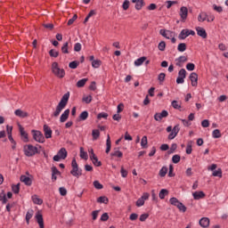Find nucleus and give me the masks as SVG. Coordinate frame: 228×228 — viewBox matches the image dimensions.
Returning a JSON list of instances; mask_svg holds the SVG:
<instances>
[{
  "label": "nucleus",
  "instance_id": "obj_1",
  "mask_svg": "<svg viewBox=\"0 0 228 228\" xmlns=\"http://www.w3.org/2000/svg\"><path fill=\"white\" fill-rule=\"evenodd\" d=\"M70 97V93L68 92L61 97L60 102L58 103L55 111L53 112V116L55 118L60 117V114L61 113V110L65 109V106L69 104V99Z\"/></svg>",
  "mask_w": 228,
  "mask_h": 228
},
{
  "label": "nucleus",
  "instance_id": "obj_2",
  "mask_svg": "<svg viewBox=\"0 0 228 228\" xmlns=\"http://www.w3.org/2000/svg\"><path fill=\"white\" fill-rule=\"evenodd\" d=\"M52 73L55 77H58V79H63L65 77V69H61L60 64H58L57 61H54L52 63Z\"/></svg>",
  "mask_w": 228,
  "mask_h": 228
},
{
  "label": "nucleus",
  "instance_id": "obj_3",
  "mask_svg": "<svg viewBox=\"0 0 228 228\" xmlns=\"http://www.w3.org/2000/svg\"><path fill=\"white\" fill-rule=\"evenodd\" d=\"M23 151L25 156L28 158H31L35 156V154H38V148H37V146H33L32 144L25 145Z\"/></svg>",
  "mask_w": 228,
  "mask_h": 228
},
{
  "label": "nucleus",
  "instance_id": "obj_4",
  "mask_svg": "<svg viewBox=\"0 0 228 228\" xmlns=\"http://www.w3.org/2000/svg\"><path fill=\"white\" fill-rule=\"evenodd\" d=\"M71 167H72V169L70 171L71 175L78 179L79 175H82L83 174L81 173L82 172L81 169H79V166L77 165L76 159H72Z\"/></svg>",
  "mask_w": 228,
  "mask_h": 228
},
{
  "label": "nucleus",
  "instance_id": "obj_5",
  "mask_svg": "<svg viewBox=\"0 0 228 228\" xmlns=\"http://www.w3.org/2000/svg\"><path fill=\"white\" fill-rule=\"evenodd\" d=\"M32 136L35 142H38V143H45V137H44V134L38 130H32Z\"/></svg>",
  "mask_w": 228,
  "mask_h": 228
},
{
  "label": "nucleus",
  "instance_id": "obj_6",
  "mask_svg": "<svg viewBox=\"0 0 228 228\" xmlns=\"http://www.w3.org/2000/svg\"><path fill=\"white\" fill-rule=\"evenodd\" d=\"M186 78V69H181L178 72V77L176 78L177 85H183L184 79Z\"/></svg>",
  "mask_w": 228,
  "mask_h": 228
},
{
  "label": "nucleus",
  "instance_id": "obj_7",
  "mask_svg": "<svg viewBox=\"0 0 228 228\" xmlns=\"http://www.w3.org/2000/svg\"><path fill=\"white\" fill-rule=\"evenodd\" d=\"M179 15L182 19V21L184 22V20H186V19H188V7L182 6L180 8Z\"/></svg>",
  "mask_w": 228,
  "mask_h": 228
},
{
  "label": "nucleus",
  "instance_id": "obj_8",
  "mask_svg": "<svg viewBox=\"0 0 228 228\" xmlns=\"http://www.w3.org/2000/svg\"><path fill=\"white\" fill-rule=\"evenodd\" d=\"M179 131H181V128L179 127V125H176L173 127L172 132L168 134L167 139L168 140H174L175 136H177Z\"/></svg>",
  "mask_w": 228,
  "mask_h": 228
},
{
  "label": "nucleus",
  "instance_id": "obj_9",
  "mask_svg": "<svg viewBox=\"0 0 228 228\" xmlns=\"http://www.w3.org/2000/svg\"><path fill=\"white\" fill-rule=\"evenodd\" d=\"M43 131L45 133V138H46L47 140L49 138H53V130L51 129V127H49V126L44 125Z\"/></svg>",
  "mask_w": 228,
  "mask_h": 228
},
{
  "label": "nucleus",
  "instance_id": "obj_10",
  "mask_svg": "<svg viewBox=\"0 0 228 228\" xmlns=\"http://www.w3.org/2000/svg\"><path fill=\"white\" fill-rule=\"evenodd\" d=\"M159 34L165 38H167V40H170V38L174 37V32L172 30L160 29Z\"/></svg>",
  "mask_w": 228,
  "mask_h": 228
},
{
  "label": "nucleus",
  "instance_id": "obj_11",
  "mask_svg": "<svg viewBox=\"0 0 228 228\" xmlns=\"http://www.w3.org/2000/svg\"><path fill=\"white\" fill-rule=\"evenodd\" d=\"M189 79H191V86H197L199 81V75L195 72L190 74Z\"/></svg>",
  "mask_w": 228,
  "mask_h": 228
},
{
  "label": "nucleus",
  "instance_id": "obj_12",
  "mask_svg": "<svg viewBox=\"0 0 228 228\" xmlns=\"http://www.w3.org/2000/svg\"><path fill=\"white\" fill-rule=\"evenodd\" d=\"M14 115H16V117H20V118H28V117H29V113L18 109L14 111Z\"/></svg>",
  "mask_w": 228,
  "mask_h": 228
},
{
  "label": "nucleus",
  "instance_id": "obj_13",
  "mask_svg": "<svg viewBox=\"0 0 228 228\" xmlns=\"http://www.w3.org/2000/svg\"><path fill=\"white\" fill-rule=\"evenodd\" d=\"M20 181L24 183L26 186H31V184H33V180L29 176H26L24 175L20 177Z\"/></svg>",
  "mask_w": 228,
  "mask_h": 228
},
{
  "label": "nucleus",
  "instance_id": "obj_14",
  "mask_svg": "<svg viewBox=\"0 0 228 228\" xmlns=\"http://www.w3.org/2000/svg\"><path fill=\"white\" fill-rule=\"evenodd\" d=\"M197 35L199 37H201V38H208V33L206 32V29L202 27H197L196 28Z\"/></svg>",
  "mask_w": 228,
  "mask_h": 228
},
{
  "label": "nucleus",
  "instance_id": "obj_15",
  "mask_svg": "<svg viewBox=\"0 0 228 228\" xmlns=\"http://www.w3.org/2000/svg\"><path fill=\"white\" fill-rule=\"evenodd\" d=\"M20 127V136L21 138H23V142L25 143H28V142H29V139L28 137V133H26V131H24V127H22V126H19Z\"/></svg>",
  "mask_w": 228,
  "mask_h": 228
},
{
  "label": "nucleus",
  "instance_id": "obj_16",
  "mask_svg": "<svg viewBox=\"0 0 228 228\" xmlns=\"http://www.w3.org/2000/svg\"><path fill=\"white\" fill-rule=\"evenodd\" d=\"M192 197L194 200H200V199H204V197H206V193H204L202 191H195L192 193Z\"/></svg>",
  "mask_w": 228,
  "mask_h": 228
},
{
  "label": "nucleus",
  "instance_id": "obj_17",
  "mask_svg": "<svg viewBox=\"0 0 228 228\" xmlns=\"http://www.w3.org/2000/svg\"><path fill=\"white\" fill-rule=\"evenodd\" d=\"M70 115V110L67 109L61 116L60 122H67L69 116Z\"/></svg>",
  "mask_w": 228,
  "mask_h": 228
},
{
  "label": "nucleus",
  "instance_id": "obj_18",
  "mask_svg": "<svg viewBox=\"0 0 228 228\" xmlns=\"http://www.w3.org/2000/svg\"><path fill=\"white\" fill-rule=\"evenodd\" d=\"M200 225L203 228H208L209 227V218L208 217H202L200 220Z\"/></svg>",
  "mask_w": 228,
  "mask_h": 228
},
{
  "label": "nucleus",
  "instance_id": "obj_19",
  "mask_svg": "<svg viewBox=\"0 0 228 228\" xmlns=\"http://www.w3.org/2000/svg\"><path fill=\"white\" fill-rule=\"evenodd\" d=\"M187 37H190L188 28L183 29L178 35L179 40H184L187 38Z\"/></svg>",
  "mask_w": 228,
  "mask_h": 228
},
{
  "label": "nucleus",
  "instance_id": "obj_20",
  "mask_svg": "<svg viewBox=\"0 0 228 228\" xmlns=\"http://www.w3.org/2000/svg\"><path fill=\"white\" fill-rule=\"evenodd\" d=\"M36 219H37V222L39 227L44 228V216H42V214H37Z\"/></svg>",
  "mask_w": 228,
  "mask_h": 228
},
{
  "label": "nucleus",
  "instance_id": "obj_21",
  "mask_svg": "<svg viewBox=\"0 0 228 228\" xmlns=\"http://www.w3.org/2000/svg\"><path fill=\"white\" fill-rule=\"evenodd\" d=\"M32 200L34 202V204H37V206H42V204H44V200L40 198H38V196L37 194L32 196Z\"/></svg>",
  "mask_w": 228,
  "mask_h": 228
},
{
  "label": "nucleus",
  "instance_id": "obj_22",
  "mask_svg": "<svg viewBox=\"0 0 228 228\" xmlns=\"http://www.w3.org/2000/svg\"><path fill=\"white\" fill-rule=\"evenodd\" d=\"M106 154H110V151H111V138L110 137V134L107 135V141H106Z\"/></svg>",
  "mask_w": 228,
  "mask_h": 228
},
{
  "label": "nucleus",
  "instance_id": "obj_23",
  "mask_svg": "<svg viewBox=\"0 0 228 228\" xmlns=\"http://www.w3.org/2000/svg\"><path fill=\"white\" fill-rule=\"evenodd\" d=\"M147 61V57L143 56L134 61L135 67H140V65H143V62Z\"/></svg>",
  "mask_w": 228,
  "mask_h": 228
},
{
  "label": "nucleus",
  "instance_id": "obj_24",
  "mask_svg": "<svg viewBox=\"0 0 228 228\" xmlns=\"http://www.w3.org/2000/svg\"><path fill=\"white\" fill-rule=\"evenodd\" d=\"M57 155H59L61 159H65L67 158V150L65 148H61L57 152Z\"/></svg>",
  "mask_w": 228,
  "mask_h": 228
},
{
  "label": "nucleus",
  "instance_id": "obj_25",
  "mask_svg": "<svg viewBox=\"0 0 228 228\" xmlns=\"http://www.w3.org/2000/svg\"><path fill=\"white\" fill-rule=\"evenodd\" d=\"M141 147H142V149H147V147H149V141H147V135L142 136L141 140Z\"/></svg>",
  "mask_w": 228,
  "mask_h": 228
},
{
  "label": "nucleus",
  "instance_id": "obj_26",
  "mask_svg": "<svg viewBox=\"0 0 228 228\" xmlns=\"http://www.w3.org/2000/svg\"><path fill=\"white\" fill-rule=\"evenodd\" d=\"M87 82H88V78L80 79L77 82V87L83 88V86H85V85H86Z\"/></svg>",
  "mask_w": 228,
  "mask_h": 228
},
{
  "label": "nucleus",
  "instance_id": "obj_27",
  "mask_svg": "<svg viewBox=\"0 0 228 228\" xmlns=\"http://www.w3.org/2000/svg\"><path fill=\"white\" fill-rule=\"evenodd\" d=\"M97 202L99 204H108V202H110V200L106 196H101L97 199Z\"/></svg>",
  "mask_w": 228,
  "mask_h": 228
},
{
  "label": "nucleus",
  "instance_id": "obj_28",
  "mask_svg": "<svg viewBox=\"0 0 228 228\" xmlns=\"http://www.w3.org/2000/svg\"><path fill=\"white\" fill-rule=\"evenodd\" d=\"M92 136L94 141L97 140L99 136H101V132L99 131V129H94L92 131Z\"/></svg>",
  "mask_w": 228,
  "mask_h": 228
},
{
  "label": "nucleus",
  "instance_id": "obj_29",
  "mask_svg": "<svg viewBox=\"0 0 228 228\" xmlns=\"http://www.w3.org/2000/svg\"><path fill=\"white\" fill-rule=\"evenodd\" d=\"M208 19V13L200 12L198 16L199 22H204Z\"/></svg>",
  "mask_w": 228,
  "mask_h": 228
},
{
  "label": "nucleus",
  "instance_id": "obj_30",
  "mask_svg": "<svg viewBox=\"0 0 228 228\" xmlns=\"http://www.w3.org/2000/svg\"><path fill=\"white\" fill-rule=\"evenodd\" d=\"M167 195H168V190L167 189H162L159 193V197L161 199V200H163Z\"/></svg>",
  "mask_w": 228,
  "mask_h": 228
},
{
  "label": "nucleus",
  "instance_id": "obj_31",
  "mask_svg": "<svg viewBox=\"0 0 228 228\" xmlns=\"http://www.w3.org/2000/svg\"><path fill=\"white\" fill-rule=\"evenodd\" d=\"M168 173V167H163L159 173V175L160 177H165V175H167V174Z\"/></svg>",
  "mask_w": 228,
  "mask_h": 228
},
{
  "label": "nucleus",
  "instance_id": "obj_32",
  "mask_svg": "<svg viewBox=\"0 0 228 228\" xmlns=\"http://www.w3.org/2000/svg\"><path fill=\"white\" fill-rule=\"evenodd\" d=\"M80 158L82 159H88V153L85 151V149L83 147L80 148Z\"/></svg>",
  "mask_w": 228,
  "mask_h": 228
},
{
  "label": "nucleus",
  "instance_id": "obj_33",
  "mask_svg": "<svg viewBox=\"0 0 228 228\" xmlns=\"http://www.w3.org/2000/svg\"><path fill=\"white\" fill-rule=\"evenodd\" d=\"M62 54H69V42H66L61 46Z\"/></svg>",
  "mask_w": 228,
  "mask_h": 228
},
{
  "label": "nucleus",
  "instance_id": "obj_34",
  "mask_svg": "<svg viewBox=\"0 0 228 228\" xmlns=\"http://www.w3.org/2000/svg\"><path fill=\"white\" fill-rule=\"evenodd\" d=\"M49 55L51 56V58H58V56H60V52L54 49H51L49 51Z\"/></svg>",
  "mask_w": 228,
  "mask_h": 228
},
{
  "label": "nucleus",
  "instance_id": "obj_35",
  "mask_svg": "<svg viewBox=\"0 0 228 228\" xmlns=\"http://www.w3.org/2000/svg\"><path fill=\"white\" fill-rule=\"evenodd\" d=\"M101 65H102V61H101V60H95L92 61V67L94 69H99Z\"/></svg>",
  "mask_w": 228,
  "mask_h": 228
},
{
  "label": "nucleus",
  "instance_id": "obj_36",
  "mask_svg": "<svg viewBox=\"0 0 228 228\" xmlns=\"http://www.w3.org/2000/svg\"><path fill=\"white\" fill-rule=\"evenodd\" d=\"M12 191H13V193L18 194L19 191H20V183L12 185Z\"/></svg>",
  "mask_w": 228,
  "mask_h": 228
},
{
  "label": "nucleus",
  "instance_id": "obj_37",
  "mask_svg": "<svg viewBox=\"0 0 228 228\" xmlns=\"http://www.w3.org/2000/svg\"><path fill=\"white\" fill-rule=\"evenodd\" d=\"M193 145V141H189L186 147V154H191L192 149L191 146Z\"/></svg>",
  "mask_w": 228,
  "mask_h": 228
},
{
  "label": "nucleus",
  "instance_id": "obj_38",
  "mask_svg": "<svg viewBox=\"0 0 228 228\" xmlns=\"http://www.w3.org/2000/svg\"><path fill=\"white\" fill-rule=\"evenodd\" d=\"M91 161H93L94 167H102V162L99 161V159L97 157L91 159Z\"/></svg>",
  "mask_w": 228,
  "mask_h": 228
},
{
  "label": "nucleus",
  "instance_id": "obj_39",
  "mask_svg": "<svg viewBox=\"0 0 228 228\" xmlns=\"http://www.w3.org/2000/svg\"><path fill=\"white\" fill-rule=\"evenodd\" d=\"M177 50L179 53H184V51H186V43H180L178 45Z\"/></svg>",
  "mask_w": 228,
  "mask_h": 228
},
{
  "label": "nucleus",
  "instance_id": "obj_40",
  "mask_svg": "<svg viewBox=\"0 0 228 228\" xmlns=\"http://www.w3.org/2000/svg\"><path fill=\"white\" fill-rule=\"evenodd\" d=\"M212 136H213V138H222V133H220L219 129H215L212 132Z\"/></svg>",
  "mask_w": 228,
  "mask_h": 228
},
{
  "label": "nucleus",
  "instance_id": "obj_41",
  "mask_svg": "<svg viewBox=\"0 0 228 228\" xmlns=\"http://www.w3.org/2000/svg\"><path fill=\"white\" fill-rule=\"evenodd\" d=\"M86 118H88V111L85 110L79 115L78 119L86 120Z\"/></svg>",
  "mask_w": 228,
  "mask_h": 228
},
{
  "label": "nucleus",
  "instance_id": "obj_42",
  "mask_svg": "<svg viewBox=\"0 0 228 228\" xmlns=\"http://www.w3.org/2000/svg\"><path fill=\"white\" fill-rule=\"evenodd\" d=\"M51 170H52L53 175H61V172H60V170H58V167L53 166Z\"/></svg>",
  "mask_w": 228,
  "mask_h": 228
},
{
  "label": "nucleus",
  "instance_id": "obj_43",
  "mask_svg": "<svg viewBox=\"0 0 228 228\" xmlns=\"http://www.w3.org/2000/svg\"><path fill=\"white\" fill-rule=\"evenodd\" d=\"M31 218H33V210H30L26 214V222L28 224H29V220H31Z\"/></svg>",
  "mask_w": 228,
  "mask_h": 228
},
{
  "label": "nucleus",
  "instance_id": "obj_44",
  "mask_svg": "<svg viewBox=\"0 0 228 228\" xmlns=\"http://www.w3.org/2000/svg\"><path fill=\"white\" fill-rule=\"evenodd\" d=\"M110 156L116 157V158H122V156H124V154L120 151H115L110 153Z\"/></svg>",
  "mask_w": 228,
  "mask_h": 228
},
{
  "label": "nucleus",
  "instance_id": "obj_45",
  "mask_svg": "<svg viewBox=\"0 0 228 228\" xmlns=\"http://www.w3.org/2000/svg\"><path fill=\"white\" fill-rule=\"evenodd\" d=\"M176 208L179 209V211H182V213H186V206H184L183 202L177 204Z\"/></svg>",
  "mask_w": 228,
  "mask_h": 228
},
{
  "label": "nucleus",
  "instance_id": "obj_46",
  "mask_svg": "<svg viewBox=\"0 0 228 228\" xmlns=\"http://www.w3.org/2000/svg\"><path fill=\"white\" fill-rule=\"evenodd\" d=\"M93 184H94V188H95L96 190H102V188H104V186H102V184L99 181H97V180H95V181L93 183Z\"/></svg>",
  "mask_w": 228,
  "mask_h": 228
},
{
  "label": "nucleus",
  "instance_id": "obj_47",
  "mask_svg": "<svg viewBox=\"0 0 228 228\" xmlns=\"http://www.w3.org/2000/svg\"><path fill=\"white\" fill-rule=\"evenodd\" d=\"M82 102H86V104H90L92 102V95L83 96Z\"/></svg>",
  "mask_w": 228,
  "mask_h": 228
},
{
  "label": "nucleus",
  "instance_id": "obj_48",
  "mask_svg": "<svg viewBox=\"0 0 228 228\" xmlns=\"http://www.w3.org/2000/svg\"><path fill=\"white\" fill-rule=\"evenodd\" d=\"M176 150H177V143H173L169 151H167V154H174V152H175Z\"/></svg>",
  "mask_w": 228,
  "mask_h": 228
},
{
  "label": "nucleus",
  "instance_id": "obj_49",
  "mask_svg": "<svg viewBox=\"0 0 228 228\" xmlns=\"http://www.w3.org/2000/svg\"><path fill=\"white\" fill-rule=\"evenodd\" d=\"M69 69H76L77 67H79V61H73L69 63Z\"/></svg>",
  "mask_w": 228,
  "mask_h": 228
},
{
  "label": "nucleus",
  "instance_id": "obj_50",
  "mask_svg": "<svg viewBox=\"0 0 228 228\" xmlns=\"http://www.w3.org/2000/svg\"><path fill=\"white\" fill-rule=\"evenodd\" d=\"M169 202L172 206L177 207V204H179L181 201H179V200H177V198L173 197L169 200Z\"/></svg>",
  "mask_w": 228,
  "mask_h": 228
},
{
  "label": "nucleus",
  "instance_id": "obj_51",
  "mask_svg": "<svg viewBox=\"0 0 228 228\" xmlns=\"http://www.w3.org/2000/svg\"><path fill=\"white\" fill-rule=\"evenodd\" d=\"M212 175L214 177H222V168H218L217 170L214 171Z\"/></svg>",
  "mask_w": 228,
  "mask_h": 228
},
{
  "label": "nucleus",
  "instance_id": "obj_52",
  "mask_svg": "<svg viewBox=\"0 0 228 228\" xmlns=\"http://www.w3.org/2000/svg\"><path fill=\"white\" fill-rule=\"evenodd\" d=\"M43 28H45V29L53 30L54 29V25L53 23H43Z\"/></svg>",
  "mask_w": 228,
  "mask_h": 228
},
{
  "label": "nucleus",
  "instance_id": "obj_53",
  "mask_svg": "<svg viewBox=\"0 0 228 228\" xmlns=\"http://www.w3.org/2000/svg\"><path fill=\"white\" fill-rule=\"evenodd\" d=\"M171 106H173V108L175 110H179V108H181V104H179V102L174 100L172 102H171Z\"/></svg>",
  "mask_w": 228,
  "mask_h": 228
},
{
  "label": "nucleus",
  "instance_id": "obj_54",
  "mask_svg": "<svg viewBox=\"0 0 228 228\" xmlns=\"http://www.w3.org/2000/svg\"><path fill=\"white\" fill-rule=\"evenodd\" d=\"M108 220H110V216L108 215V213H103L101 216V221L108 222Z\"/></svg>",
  "mask_w": 228,
  "mask_h": 228
},
{
  "label": "nucleus",
  "instance_id": "obj_55",
  "mask_svg": "<svg viewBox=\"0 0 228 228\" xmlns=\"http://www.w3.org/2000/svg\"><path fill=\"white\" fill-rule=\"evenodd\" d=\"M172 161L175 164L179 163V161H181V156L180 155H174L172 158Z\"/></svg>",
  "mask_w": 228,
  "mask_h": 228
},
{
  "label": "nucleus",
  "instance_id": "obj_56",
  "mask_svg": "<svg viewBox=\"0 0 228 228\" xmlns=\"http://www.w3.org/2000/svg\"><path fill=\"white\" fill-rule=\"evenodd\" d=\"M144 204H145V201L142 198L138 199L136 203H135L137 208H142V206H143Z\"/></svg>",
  "mask_w": 228,
  "mask_h": 228
},
{
  "label": "nucleus",
  "instance_id": "obj_57",
  "mask_svg": "<svg viewBox=\"0 0 228 228\" xmlns=\"http://www.w3.org/2000/svg\"><path fill=\"white\" fill-rule=\"evenodd\" d=\"M159 51H165V48L167 47V44L165 43V41H161L159 44Z\"/></svg>",
  "mask_w": 228,
  "mask_h": 228
},
{
  "label": "nucleus",
  "instance_id": "obj_58",
  "mask_svg": "<svg viewBox=\"0 0 228 228\" xmlns=\"http://www.w3.org/2000/svg\"><path fill=\"white\" fill-rule=\"evenodd\" d=\"M159 115L160 116L161 120H163V118H167V117H168V111L162 110Z\"/></svg>",
  "mask_w": 228,
  "mask_h": 228
},
{
  "label": "nucleus",
  "instance_id": "obj_59",
  "mask_svg": "<svg viewBox=\"0 0 228 228\" xmlns=\"http://www.w3.org/2000/svg\"><path fill=\"white\" fill-rule=\"evenodd\" d=\"M59 191L61 197H65V195H67V189H65V187H60Z\"/></svg>",
  "mask_w": 228,
  "mask_h": 228
},
{
  "label": "nucleus",
  "instance_id": "obj_60",
  "mask_svg": "<svg viewBox=\"0 0 228 228\" xmlns=\"http://www.w3.org/2000/svg\"><path fill=\"white\" fill-rule=\"evenodd\" d=\"M165 77H167V75L165 73H160L159 76H158V80L160 82V83H163V81H165Z\"/></svg>",
  "mask_w": 228,
  "mask_h": 228
},
{
  "label": "nucleus",
  "instance_id": "obj_61",
  "mask_svg": "<svg viewBox=\"0 0 228 228\" xmlns=\"http://www.w3.org/2000/svg\"><path fill=\"white\" fill-rule=\"evenodd\" d=\"M186 69H187V70H191V71L195 70V64L189 62L186 65Z\"/></svg>",
  "mask_w": 228,
  "mask_h": 228
},
{
  "label": "nucleus",
  "instance_id": "obj_62",
  "mask_svg": "<svg viewBox=\"0 0 228 228\" xmlns=\"http://www.w3.org/2000/svg\"><path fill=\"white\" fill-rule=\"evenodd\" d=\"M99 211L100 210H94L92 212V218L94 221L97 220V217L99 216Z\"/></svg>",
  "mask_w": 228,
  "mask_h": 228
},
{
  "label": "nucleus",
  "instance_id": "obj_63",
  "mask_svg": "<svg viewBox=\"0 0 228 228\" xmlns=\"http://www.w3.org/2000/svg\"><path fill=\"white\" fill-rule=\"evenodd\" d=\"M147 218H149V214H142L140 216V222H145V220H147Z\"/></svg>",
  "mask_w": 228,
  "mask_h": 228
},
{
  "label": "nucleus",
  "instance_id": "obj_64",
  "mask_svg": "<svg viewBox=\"0 0 228 228\" xmlns=\"http://www.w3.org/2000/svg\"><path fill=\"white\" fill-rule=\"evenodd\" d=\"M123 10H129V0H125L122 5Z\"/></svg>",
  "mask_w": 228,
  "mask_h": 228
}]
</instances>
